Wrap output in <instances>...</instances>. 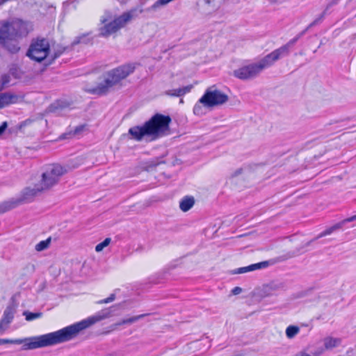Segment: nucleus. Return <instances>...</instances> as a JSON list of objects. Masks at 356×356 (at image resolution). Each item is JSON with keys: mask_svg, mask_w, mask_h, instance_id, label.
Instances as JSON below:
<instances>
[{"mask_svg": "<svg viewBox=\"0 0 356 356\" xmlns=\"http://www.w3.org/2000/svg\"><path fill=\"white\" fill-rule=\"evenodd\" d=\"M354 220H356V215L353 216L350 218H346V219L343 220L342 221L334 225L333 226L326 229L325 230H324L323 232L320 233L318 236H316L314 238H313V239L310 240L309 241L307 242L306 243L300 245L299 248H297L292 252H290L289 257H296V256L302 253L304 251H302V250H303L304 248L310 245L314 241L332 234L334 232L341 229L346 223L353 222Z\"/></svg>", "mask_w": 356, "mask_h": 356, "instance_id": "nucleus-9", "label": "nucleus"}, {"mask_svg": "<svg viewBox=\"0 0 356 356\" xmlns=\"http://www.w3.org/2000/svg\"><path fill=\"white\" fill-rule=\"evenodd\" d=\"M8 127L7 122H3L0 126V136H1Z\"/></svg>", "mask_w": 356, "mask_h": 356, "instance_id": "nucleus-39", "label": "nucleus"}, {"mask_svg": "<svg viewBox=\"0 0 356 356\" xmlns=\"http://www.w3.org/2000/svg\"><path fill=\"white\" fill-rule=\"evenodd\" d=\"M204 2L206 4H210L211 2H213V0H204Z\"/></svg>", "mask_w": 356, "mask_h": 356, "instance_id": "nucleus-45", "label": "nucleus"}, {"mask_svg": "<svg viewBox=\"0 0 356 356\" xmlns=\"http://www.w3.org/2000/svg\"><path fill=\"white\" fill-rule=\"evenodd\" d=\"M195 204V200L193 197L186 196L179 202V208L184 211L186 212L190 210Z\"/></svg>", "mask_w": 356, "mask_h": 356, "instance_id": "nucleus-21", "label": "nucleus"}, {"mask_svg": "<svg viewBox=\"0 0 356 356\" xmlns=\"http://www.w3.org/2000/svg\"><path fill=\"white\" fill-rule=\"evenodd\" d=\"M51 242V238H49L47 240L41 241L35 245V250L38 252L42 251L45 249H47Z\"/></svg>", "mask_w": 356, "mask_h": 356, "instance_id": "nucleus-31", "label": "nucleus"}, {"mask_svg": "<svg viewBox=\"0 0 356 356\" xmlns=\"http://www.w3.org/2000/svg\"><path fill=\"white\" fill-rule=\"evenodd\" d=\"M113 18L112 13L110 11H105L104 15L100 17V22L102 24H106L110 22Z\"/></svg>", "mask_w": 356, "mask_h": 356, "instance_id": "nucleus-35", "label": "nucleus"}, {"mask_svg": "<svg viewBox=\"0 0 356 356\" xmlns=\"http://www.w3.org/2000/svg\"><path fill=\"white\" fill-rule=\"evenodd\" d=\"M229 99L228 96L219 90L208 88L203 96L200 99V102L204 106L210 108L226 103Z\"/></svg>", "mask_w": 356, "mask_h": 356, "instance_id": "nucleus-8", "label": "nucleus"}, {"mask_svg": "<svg viewBox=\"0 0 356 356\" xmlns=\"http://www.w3.org/2000/svg\"><path fill=\"white\" fill-rule=\"evenodd\" d=\"M243 172V168H238L236 170H235L232 174V177H237L239 175H241Z\"/></svg>", "mask_w": 356, "mask_h": 356, "instance_id": "nucleus-42", "label": "nucleus"}, {"mask_svg": "<svg viewBox=\"0 0 356 356\" xmlns=\"http://www.w3.org/2000/svg\"><path fill=\"white\" fill-rule=\"evenodd\" d=\"M306 31L307 29H305L299 34H298L294 38L290 40L286 44L278 48L281 54H282L284 57L287 56L290 54V48L292 47L298 42V40L305 35Z\"/></svg>", "mask_w": 356, "mask_h": 356, "instance_id": "nucleus-16", "label": "nucleus"}, {"mask_svg": "<svg viewBox=\"0 0 356 356\" xmlns=\"http://www.w3.org/2000/svg\"><path fill=\"white\" fill-rule=\"evenodd\" d=\"M16 310L13 305H8L3 312L1 321L8 327L9 324L13 321Z\"/></svg>", "mask_w": 356, "mask_h": 356, "instance_id": "nucleus-18", "label": "nucleus"}, {"mask_svg": "<svg viewBox=\"0 0 356 356\" xmlns=\"http://www.w3.org/2000/svg\"><path fill=\"white\" fill-rule=\"evenodd\" d=\"M183 102H184L183 99H180V103H183Z\"/></svg>", "mask_w": 356, "mask_h": 356, "instance_id": "nucleus-47", "label": "nucleus"}, {"mask_svg": "<svg viewBox=\"0 0 356 356\" xmlns=\"http://www.w3.org/2000/svg\"><path fill=\"white\" fill-rule=\"evenodd\" d=\"M164 163V161L158 159L147 161L145 163L144 169L147 171H150L157 167L159 164Z\"/></svg>", "mask_w": 356, "mask_h": 356, "instance_id": "nucleus-27", "label": "nucleus"}, {"mask_svg": "<svg viewBox=\"0 0 356 356\" xmlns=\"http://www.w3.org/2000/svg\"><path fill=\"white\" fill-rule=\"evenodd\" d=\"M22 71L17 65H13L9 70V74L15 79H20L22 76Z\"/></svg>", "mask_w": 356, "mask_h": 356, "instance_id": "nucleus-28", "label": "nucleus"}, {"mask_svg": "<svg viewBox=\"0 0 356 356\" xmlns=\"http://www.w3.org/2000/svg\"><path fill=\"white\" fill-rule=\"evenodd\" d=\"M132 12H127L115 18L112 21L104 24V25L99 28V36L107 38L111 34L115 33L120 29L124 26L125 24L132 19Z\"/></svg>", "mask_w": 356, "mask_h": 356, "instance_id": "nucleus-7", "label": "nucleus"}, {"mask_svg": "<svg viewBox=\"0 0 356 356\" xmlns=\"http://www.w3.org/2000/svg\"><path fill=\"white\" fill-rule=\"evenodd\" d=\"M71 134H72L71 133H69V134H63V135L61 136V137H60V138H61L62 139H65V138H67V136H66L67 135H71Z\"/></svg>", "mask_w": 356, "mask_h": 356, "instance_id": "nucleus-44", "label": "nucleus"}, {"mask_svg": "<svg viewBox=\"0 0 356 356\" xmlns=\"http://www.w3.org/2000/svg\"><path fill=\"white\" fill-rule=\"evenodd\" d=\"M67 172V169L58 163L49 165L44 172L42 174V179L40 184L47 190L56 185L60 177Z\"/></svg>", "mask_w": 356, "mask_h": 356, "instance_id": "nucleus-5", "label": "nucleus"}, {"mask_svg": "<svg viewBox=\"0 0 356 356\" xmlns=\"http://www.w3.org/2000/svg\"><path fill=\"white\" fill-rule=\"evenodd\" d=\"M105 309L86 319L67 326L56 332L42 335L27 337L24 339H0V346L3 344H23L22 350H34L44 347L52 346L58 343L68 341L75 338L78 334L89 327L90 325L111 316V309Z\"/></svg>", "mask_w": 356, "mask_h": 356, "instance_id": "nucleus-1", "label": "nucleus"}, {"mask_svg": "<svg viewBox=\"0 0 356 356\" xmlns=\"http://www.w3.org/2000/svg\"><path fill=\"white\" fill-rule=\"evenodd\" d=\"M50 52V44L47 39L38 38L33 40L26 52V56L38 63L47 58Z\"/></svg>", "mask_w": 356, "mask_h": 356, "instance_id": "nucleus-6", "label": "nucleus"}, {"mask_svg": "<svg viewBox=\"0 0 356 356\" xmlns=\"http://www.w3.org/2000/svg\"><path fill=\"white\" fill-rule=\"evenodd\" d=\"M90 32L83 33L77 37H76L74 41L72 43V46L79 44H88L92 42V38L90 37Z\"/></svg>", "mask_w": 356, "mask_h": 356, "instance_id": "nucleus-22", "label": "nucleus"}, {"mask_svg": "<svg viewBox=\"0 0 356 356\" xmlns=\"http://www.w3.org/2000/svg\"><path fill=\"white\" fill-rule=\"evenodd\" d=\"M203 104L200 102V99L198 102L195 104L193 107V113L196 115H202L205 113V111L203 108Z\"/></svg>", "mask_w": 356, "mask_h": 356, "instance_id": "nucleus-32", "label": "nucleus"}, {"mask_svg": "<svg viewBox=\"0 0 356 356\" xmlns=\"http://www.w3.org/2000/svg\"><path fill=\"white\" fill-rule=\"evenodd\" d=\"M148 315H149V314H143L137 315L135 316H132L131 318L123 319V320L119 321L118 323H116V325H124V324H132V323L136 322L137 321L140 320Z\"/></svg>", "mask_w": 356, "mask_h": 356, "instance_id": "nucleus-23", "label": "nucleus"}, {"mask_svg": "<svg viewBox=\"0 0 356 356\" xmlns=\"http://www.w3.org/2000/svg\"><path fill=\"white\" fill-rule=\"evenodd\" d=\"M6 2V0H0V6Z\"/></svg>", "mask_w": 356, "mask_h": 356, "instance_id": "nucleus-46", "label": "nucleus"}, {"mask_svg": "<svg viewBox=\"0 0 356 356\" xmlns=\"http://www.w3.org/2000/svg\"><path fill=\"white\" fill-rule=\"evenodd\" d=\"M341 342L339 339L327 337L325 339L324 346L325 348L330 349L337 346Z\"/></svg>", "mask_w": 356, "mask_h": 356, "instance_id": "nucleus-25", "label": "nucleus"}, {"mask_svg": "<svg viewBox=\"0 0 356 356\" xmlns=\"http://www.w3.org/2000/svg\"><path fill=\"white\" fill-rule=\"evenodd\" d=\"M64 106L62 105V102H57L54 104H52L49 107V111L50 112L56 113L58 109L63 108Z\"/></svg>", "mask_w": 356, "mask_h": 356, "instance_id": "nucleus-36", "label": "nucleus"}, {"mask_svg": "<svg viewBox=\"0 0 356 356\" xmlns=\"http://www.w3.org/2000/svg\"><path fill=\"white\" fill-rule=\"evenodd\" d=\"M259 74L260 72L255 63L243 66L233 71L234 76L243 81L253 79Z\"/></svg>", "mask_w": 356, "mask_h": 356, "instance_id": "nucleus-11", "label": "nucleus"}, {"mask_svg": "<svg viewBox=\"0 0 356 356\" xmlns=\"http://www.w3.org/2000/svg\"><path fill=\"white\" fill-rule=\"evenodd\" d=\"M23 97L10 92L0 93V108H3L10 104H15Z\"/></svg>", "mask_w": 356, "mask_h": 356, "instance_id": "nucleus-14", "label": "nucleus"}, {"mask_svg": "<svg viewBox=\"0 0 356 356\" xmlns=\"http://www.w3.org/2000/svg\"><path fill=\"white\" fill-rule=\"evenodd\" d=\"M285 289L286 284L284 282L279 281L271 282L265 287V290L268 294H273L276 291H284Z\"/></svg>", "mask_w": 356, "mask_h": 356, "instance_id": "nucleus-19", "label": "nucleus"}, {"mask_svg": "<svg viewBox=\"0 0 356 356\" xmlns=\"http://www.w3.org/2000/svg\"><path fill=\"white\" fill-rule=\"evenodd\" d=\"M29 33L28 24L22 19H16L4 23L0 29V41L4 38L18 39Z\"/></svg>", "mask_w": 356, "mask_h": 356, "instance_id": "nucleus-3", "label": "nucleus"}, {"mask_svg": "<svg viewBox=\"0 0 356 356\" xmlns=\"http://www.w3.org/2000/svg\"><path fill=\"white\" fill-rule=\"evenodd\" d=\"M335 3H336V2H334V1L330 3L327 6V8H326L325 10L322 14H321V15H320V16H319L318 17H317L316 19H314V21H313V22H312V23H311V24L307 26V28L306 29H307V31L309 28H311V27H312V26H316V25H317V24H320V23L323 21V19H324L325 15V13H326V11L328 10V8H329L330 7H331L332 5L335 4Z\"/></svg>", "mask_w": 356, "mask_h": 356, "instance_id": "nucleus-24", "label": "nucleus"}, {"mask_svg": "<svg viewBox=\"0 0 356 356\" xmlns=\"http://www.w3.org/2000/svg\"><path fill=\"white\" fill-rule=\"evenodd\" d=\"M170 122V116L156 113L142 126L131 127L129 134L137 141H141L144 138L154 140L167 134Z\"/></svg>", "mask_w": 356, "mask_h": 356, "instance_id": "nucleus-2", "label": "nucleus"}, {"mask_svg": "<svg viewBox=\"0 0 356 356\" xmlns=\"http://www.w3.org/2000/svg\"><path fill=\"white\" fill-rule=\"evenodd\" d=\"M192 88L193 86L188 85L177 89L167 90L165 92V94L171 97H181L185 94L188 93Z\"/></svg>", "mask_w": 356, "mask_h": 356, "instance_id": "nucleus-20", "label": "nucleus"}, {"mask_svg": "<svg viewBox=\"0 0 356 356\" xmlns=\"http://www.w3.org/2000/svg\"><path fill=\"white\" fill-rule=\"evenodd\" d=\"M8 327L6 326L1 320H0V334L4 333V332L8 329Z\"/></svg>", "mask_w": 356, "mask_h": 356, "instance_id": "nucleus-40", "label": "nucleus"}, {"mask_svg": "<svg viewBox=\"0 0 356 356\" xmlns=\"http://www.w3.org/2000/svg\"><path fill=\"white\" fill-rule=\"evenodd\" d=\"M0 44L4 47L11 54H16L20 49L17 39L10 40L8 38H4L3 42L0 41Z\"/></svg>", "mask_w": 356, "mask_h": 356, "instance_id": "nucleus-17", "label": "nucleus"}, {"mask_svg": "<svg viewBox=\"0 0 356 356\" xmlns=\"http://www.w3.org/2000/svg\"><path fill=\"white\" fill-rule=\"evenodd\" d=\"M10 81V75L9 74H4L1 75V88H6Z\"/></svg>", "mask_w": 356, "mask_h": 356, "instance_id": "nucleus-34", "label": "nucleus"}, {"mask_svg": "<svg viewBox=\"0 0 356 356\" xmlns=\"http://www.w3.org/2000/svg\"><path fill=\"white\" fill-rule=\"evenodd\" d=\"M115 299V295L114 293H111L109 297L99 301V304H106L113 302Z\"/></svg>", "mask_w": 356, "mask_h": 356, "instance_id": "nucleus-37", "label": "nucleus"}, {"mask_svg": "<svg viewBox=\"0 0 356 356\" xmlns=\"http://www.w3.org/2000/svg\"><path fill=\"white\" fill-rule=\"evenodd\" d=\"M109 79L106 75L103 81L99 83L95 87L89 90L90 92L98 95H106L111 88L113 87L111 83H108Z\"/></svg>", "mask_w": 356, "mask_h": 356, "instance_id": "nucleus-13", "label": "nucleus"}, {"mask_svg": "<svg viewBox=\"0 0 356 356\" xmlns=\"http://www.w3.org/2000/svg\"><path fill=\"white\" fill-rule=\"evenodd\" d=\"M269 265V262L268 261H261L257 264H253L248 266L245 267H241L238 268H236L233 272L234 274H241V273H245L248 272L256 270L261 268H265L268 267Z\"/></svg>", "mask_w": 356, "mask_h": 356, "instance_id": "nucleus-15", "label": "nucleus"}, {"mask_svg": "<svg viewBox=\"0 0 356 356\" xmlns=\"http://www.w3.org/2000/svg\"><path fill=\"white\" fill-rule=\"evenodd\" d=\"M85 124H81L77 126L73 131V135L79 134L81 131H83L85 129Z\"/></svg>", "mask_w": 356, "mask_h": 356, "instance_id": "nucleus-38", "label": "nucleus"}, {"mask_svg": "<svg viewBox=\"0 0 356 356\" xmlns=\"http://www.w3.org/2000/svg\"><path fill=\"white\" fill-rule=\"evenodd\" d=\"M135 69V64L128 63L108 71L106 75L109 79L108 83H111L114 86L134 73Z\"/></svg>", "mask_w": 356, "mask_h": 356, "instance_id": "nucleus-10", "label": "nucleus"}, {"mask_svg": "<svg viewBox=\"0 0 356 356\" xmlns=\"http://www.w3.org/2000/svg\"><path fill=\"white\" fill-rule=\"evenodd\" d=\"M295 356H312V355L308 354L305 351H300V352H298V353H296L295 355Z\"/></svg>", "mask_w": 356, "mask_h": 356, "instance_id": "nucleus-43", "label": "nucleus"}, {"mask_svg": "<svg viewBox=\"0 0 356 356\" xmlns=\"http://www.w3.org/2000/svg\"><path fill=\"white\" fill-rule=\"evenodd\" d=\"M23 316H25V318L27 321H31L37 318H40L42 316V312H31L29 311H24L23 312Z\"/></svg>", "mask_w": 356, "mask_h": 356, "instance_id": "nucleus-26", "label": "nucleus"}, {"mask_svg": "<svg viewBox=\"0 0 356 356\" xmlns=\"http://www.w3.org/2000/svg\"><path fill=\"white\" fill-rule=\"evenodd\" d=\"M300 331V328L296 325H289L286 330V335L289 339L293 338Z\"/></svg>", "mask_w": 356, "mask_h": 356, "instance_id": "nucleus-29", "label": "nucleus"}, {"mask_svg": "<svg viewBox=\"0 0 356 356\" xmlns=\"http://www.w3.org/2000/svg\"><path fill=\"white\" fill-rule=\"evenodd\" d=\"M282 57L284 56L281 54L280 50L277 49L264 56L259 62L255 63V64L259 72L261 73L263 70L272 66L277 60Z\"/></svg>", "mask_w": 356, "mask_h": 356, "instance_id": "nucleus-12", "label": "nucleus"}, {"mask_svg": "<svg viewBox=\"0 0 356 356\" xmlns=\"http://www.w3.org/2000/svg\"><path fill=\"white\" fill-rule=\"evenodd\" d=\"M44 190L40 184L35 185L33 188L27 187L24 188L20 197L13 198L0 204V214L8 211L22 203L31 202L38 193Z\"/></svg>", "mask_w": 356, "mask_h": 356, "instance_id": "nucleus-4", "label": "nucleus"}, {"mask_svg": "<svg viewBox=\"0 0 356 356\" xmlns=\"http://www.w3.org/2000/svg\"><path fill=\"white\" fill-rule=\"evenodd\" d=\"M66 47H58L55 51L53 56H51L47 65H51L57 58H58L65 50Z\"/></svg>", "mask_w": 356, "mask_h": 356, "instance_id": "nucleus-30", "label": "nucleus"}, {"mask_svg": "<svg viewBox=\"0 0 356 356\" xmlns=\"http://www.w3.org/2000/svg\"><path fill=\"white\" fill-rule=\"evenodd\" d=\"M242 292V289L239 286H236L232 290V293L234 295H238Z\"/></svg>", "mask_w": 356, "mask_h": 356, "instance_id": "nucleus-41", "label": "nucleus"}, {"mask_svg": "<svg viewBox=\"0 0 356 356\" xmlns=\"http://www.w3.org/2000/svg\"><path fill=\"white\" fill-rule=\"evenodd\" d=\"M111 239L110 238H106L102 242L97 244L95 247L96 252H101L104 248L108 246L111 243Z\"/></svg>", "mask_w": 356, "mask_h": 356, "instance_id": "nucleus-33", "label": "nucleus"}]
</instances>
